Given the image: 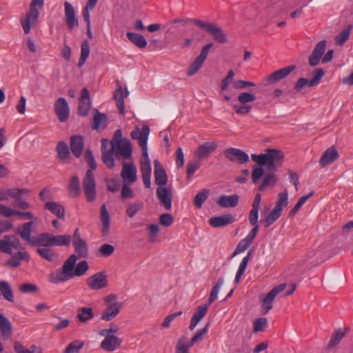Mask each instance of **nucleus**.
<instances>
[{"label": "nucleus", "mask_w": 353, "mask_h": 353, "mask_svg": "<svg viewBox=\"0 0 353 353\" xmlns=\"http://www.w3.org/2000/svg\"><path fill=\"white\" fill-rule=\"evenodd\" d=\"M86 284L93 290H99L108 286L107 275L103 272L94 274L86 279Z\"/></svg>", "instance_id": "obj_15"}, {"label": "nucleus", "mask_w": 353, "mask_h": 353, "mask_svg": "<svg viewBox=\"0 0 353 353\" xmlns=\"http://www.w3.org/2000/svg\"><path fill=\"white\" fill-rule=\"evenodd\" d=\"M208 305L203 304L199 305L191 319L190 325L189 326V329L190 330H194L198 323L202 320V319L205 316L208 310Z\"/></svg>", "instance_id": "obj_27"}, {"label": "nucleus", "mask_w": 353, "mask_h": 353, "mask_svg": "<svg viewBox=\"0 0 353 353\" xmlns=\"http://www.w3.org/2000/svg\"><path fill=\"white\" fill-rule=\"evenodd\" d=\"M93 115L92 129L96 130H104L108 123V119L105 114L100 112L98 110L94 109Z\"/></svg>", "instance_id": "obj_30"}, {"label": "nucleus", "mask_w": 353, "mask_h": 353, "mask_svg": "<svg viewBox=\"0 0 353 353\" xmlns=\"http://www.w3.org/2000/svg\"><path fill=\"white\" fill-rule=\"evenodd\" d=\"M70 147L73 155L79 158L83 153L84 148L83 137L81 135H72L70 138Z\"/></svg>", "instance_id": "obj_20"}, {"label": "nucleus", "mask_w": 353, "mask_h": 353, "mask_svg": "<svg viewBox=\"0 0 353 353\" xmlns=\"http://www.w3.org/2000/svg\"><path fill=\"white\" fill-rule=\"evenodd\" d=\"M314 194L313 192H310L308 194L301 196L294 208L290 211V216H294L301 208V206Z\"/></svg>", "instance_id": "obj_58"}, {"label": "nucleus", "mask_w": 353, "mask_h": 353, "mask_svg": "<svg viewBox=\"0 0 353 353\" xmlns=\"http://www.w3.org/2000/svg\"><path fill=\"white\" fill-rule=\"evenodd\" d=\"M210 195V190L203 189L199 192L194 198V205L198 209H201L203 203L207 200Z\"/></svg>", "instance_id": "obj_45"}, {"label": "nucleus", "mask_w": 353, "mask_h": 353, "mask_svg": "<svg viewBox=\"0 0 353 353\" xmlns=\"http://www.w3.org/2000/svg\"><path fill=\"white\" fill-rule=\"evenodd\" d=\"M143 208V203L141 201H136L129 203L126 205V214L130 217H134L136 214Z\"/></svg>", "instance_id": "obj_49"}, {"label": "nucleus", "mask_w": 353, "mask_h": 353, "mask_svg": "<svg viewBox=\"0 0 353 353\" xmlns=\"http://www.w3.org/2000/svg\"><path fill=\"white\" fill-rule=\"evenodd\" d=\"M44 208L50 211L52 214H55L58 218L64 219L65 210L64 208L54 201L46 202Z\"/></svg>", "instance_id": "obj_37"}, {"label": "nucleus", "mask_w": 353, "mask_h": 353, "mask_svg": "<svg viewBox=\"0 0 353 353\" xmlns=\"http://www.w3.org/2000/svg\"><path fill=\"white\" fill-rule=\"evenodd\" d=\"M210 326V323H207L204 327L202 329L198 330L194 335L190 339L189 343V346H193L196 343L201 341L204 339V336L207 334L208 331V328Z\"/></svg>", "instance_id": "obj_48"}, {"label": "nucleus", "mask_w": 353, "mask_h": 353, "mask_svg": "<svg viewBox=\"0 0 353 353\" xmlns=\"http://www.w3.org/2000/svg\"><path fill=\"white\" fill-rule=\"evenodd\" d=\"M110 149L117 159H130L132 157V144L128 139H124L122 143L112 145Z\"/></svg>", "instance_id": "obj_10"}, {"label": "nucleus", "mask_w": 353, "mask_h": 353, "mask_svg": "<svg viewBox=\"0 0 353 353\" xmlns=\"http://www.w3.org/2000/svg\"><path fill=\"white\" fill-rule=\"evenodd\" d=\"M100 219L101 221V233L103 236H108L110 229V216L105 204L101 207Z\"/></svg>", "instance_id": "obj_35"}, {"label": "nucleus", "mask_w": 353, "mask_h": 353, "mask_svg": "<svg viewBox=\"0 0 353 353\" xmlns=\"http://www.w3.org/2000/svg\"><path fill=\"white\" fill-rule=\"evenodd\" d=\"M277 181L274 174L270 172L265 175L261 184L259 187V190L263 192L268 187H273Z\"/></svg>", "instance_id": "obj_43"}, {"label": "nucleus", "mask_w": 353, "mask_h": 353, "mask_svg": "<svg viewBox=\"0 0 353 353\" xmlns=\"http://www.w3.org/2000/svg\"><path fill=\"white\" fill-rule=\"evenodd\" d=\"M352 28V26L348 25L345 29L335 37L334 41L336 46H341L345 43L350 37Z\"/></svg>", "instance_id": "obj_46"}, {"label": "nucleus", "mask_w": 353, "mask_h": 353, "mask_svg": "<svg viewBox=\"0 0 353 353\" xmlns=\"http://www.w3.org/2000/svg\"><path fill=\"white\" fill-rule=\"evenodd\" d=\"M327 41L322 40L316 43L314 49L309 57L308 62L310 66L317 65L325 52Z\"/></svg>", "instance_id": "obj_18"}, {"label": "nucleus", "mask_w": 353, "mask_h": 353, "mask_svg": "<svg viewBox=\"0 0 353 353\" xmlns=\"http://www.w3.org/2000/svg\"><path fill=\"white\" fill-rule=\"evenodd\" d=\"M128 95V90L125 88L124 92H123L121 85L117 86V88L114 92V99L115 100L117 106L121 114H124L125 113L124 98H126Z\"/></svg>", "instance_id": "obj_28"}, {"label": "nucleus", "mask_w": 353, "mask_h": 353, "mask_svg": "<svg viewBox=\"0 0 353 353\" xmlns=\"http://www.w3.org/2000/svg\"><path fill=\"white\" fill-rule=\"evenodd\" d=\"M295 68V65H292L279 69L270 74L267 78V81L270 84L278 82L287 77Z\"/></svg>", "instance_id": "obj_22"}, {"label": "nucleus", "mask_w": 353, "mask_h": 353, "mask_svg": "<svg viewBox=\"0 0 353 353\" xmlns=\"http://www.w3.org/2000/svg\"><path fill=\"white\" fill-rule=\"evenodd\" d=\"M0 292L6 300L9 302H13L14 294L8 282L0 281Z\"/></svg>", "instance_id": "obj_42"}, {"label": "nucleus", "mask_w": 353, "mask_h": 353, "mask_svg": "<svg viewBox=\"0 0 353 353\" xmlns=\"http://www.w3.org/2000/svg\"><path fill=\"white\" fill-rule=\"evenodd\" d=\"M32 226V221L25 223L21 227L17 228V233L23 240L26 241L30 245H39L40 234L37 237L31 236Z\"/></svg>", "instance_id": "obj_8"}, {"label": "nucleus", "mask_w": 353, "mask_h": 353, "mask_svg": "<svg viewBox=\"0 0 353 353\" xmlns=\"http://www.w3.org/2000/svg\"><path fill=\"white\" fill-rule=\"evenodd\" d=\"M39 17V10H32L29 9V11L26 12L25 15L20 17V23L24 34H29L31 30L37 26Z\"/></svg>", "instance_id": "obj_9"}, {"label": "nucleus", "mask_w": 353, "mask_h": 353, "mask_svg": "<svg viewBox=\"0 0 353 353\" xmlns=\"http://www.w3.org/2000/svg\"><path fill=\"white\" fill-rule=\"evenodd\" d=\"M76 318L79 322L86 323L94 318L93 309L85 307L79 308Z\"/></svg>", "instance_id": "obj_38"}, {"label": "nucleus", "mask_w": 353, "mask_h": 353, "mask_svg": "<svg viewBox=\"0 0 353 353\" xmlns=\"http://www.w3.org/2000/svg\"><path fill=\"white\" fill-rule=\"evenodd\" d=\"M286 283H281L274 287L262 299V307L264 314H267L272 308V303L276 296L286 288Z\"/></svg>", "instance_id": "obj_12"}, {"label": "nucleus", "mask_w": 353, "mask_h": 353, "mask_svg": "<svg viewBox=\"0 0 353 353\" xmlns=\"http://www.w3.org/2000/svg\"><path fill=\"white\" fill-rule=\"evenodd\" d=\"M37 252L42 258L50 262H53L57 257V254L49 247L39 248Z\"/></svg>", "instance_id": "obj_44"}, {"label": "nucleus", "mask_w": 353, "mask_h": 353, "mask_svg": "<svg viewBox=\"0 0 353 353\" xmlns=\"http://www.w3.org/2000/svg\"><path fill=\"white\" fill-rule=\"evenodd\" d=\"M97 1L98 0H88L83 10V17L84 20L87 22V24H90V15L89 12L94 8Z\"/></svg>", "instance_id": "obj_59"}, {"label": "nucleus", "mask_w": 353, "mask_h": 353, "mask_svg": "<svg viewBox=\"0 0 353 353\" xmlns=\"http://www.w3.org/2000/svg\"><path fill=\"white\" fill-rule=\"evenodd\" d=\"M191 347L186 343V337L181 336L177 341L176 353H188V349Z\"/></svg>", "instance_id": "obj_62"}, {"label": "nucleus", "mask_w": 353, "mask_h": 353, "mask_svg": "<svg viewBox=\"0 0 353 353\" xmlns=\"http://www.w3.org/2000/svg\"><path fill=\"white\" fill-rule=\"evenodd\" d=\"M114 152L113 150H108V152H103L102 154V161L103 163L108 168H113L114 167Z\"/></svg>", "instance_id": "obj_60"}, {"label": "nucleus", "mask_w": 353, "mask_h": 353, "mask_svg": "<svg viewBox=\"0 0 353 353\" xmlns=\"http://www.w3.org/2000/svg\"><path fill=\"white\" fill-rule=\"evenodd\" d=\"M252 160L259 166H253L252 172V181L256 183L265 173L262 166H266L270 172L276 171L283 162L284 154L281 150L276 149H268L265 153L251 155Z\"/></svg>", "instance_id": "obj_1"}, {"label": "nucleus", "mask_w": 353, "mask_h": 353, "mask_svg": "<svg viewBox=\"0 0 353 353\" xmlns=\"http://www.w3.org/2000/svg\"><path fill=\"white\" fill-rule=\"evenodd\" d=\"M282 212L274 208L263 219L265 228L270 227L274 221H276L281 216Z\"/></svg>", "instance_id": "obj_50"}, {"label": "nucleus", "mask_w": 353, "mask_h": 353, "mask_svg": "<svg viewBox=\"0 0 353 353\" xmlns=\"http://www.w3.org/2000/svg\"><path fill=\"white\" fill-rule=\"evenodd\" d=\"M104 339L101 341L100 347L107 352H113L119 349L122 343V339L114 335H101Z\"/></svg>", "instance_id": "obj_17"}, {"label": "nucleus", "mask_w": 353, "mask_h": 353, "mask_svg": "<svg viewBox=\"0 0 353 353\" xmlns=\"http://www.w3.org/2000/svg\"><path fill=\"white\" fill-rule=\"evenodd\" d=\"M212 43L205 45L202 48L200 54L195 59V60L190 65L187 71V75L191 77L196 74L197 71L201 68L204 61L207 58L210 48L212 47Z\"/></svg>", "instance_id": "obj_13"}, {"label": "nucleus", "mask_w": 353, "mask_h": 353, "mask_svg": "<svg viewBox=\"0 0 353 353\" xmlns=\"http://www.w3.org/2000/svg\"><path fill=\"white\" fill-rule=\"evenodd\" d=\"M57 157L63 163H69L70 152L67 143L64 141L58 142L56 148Z\"/></svg>", "instance_id": "obj_34"}, {"label": "nucleus", "mask_w": 353, "mask_h": 353, "mask_svg": "<svg viewBox=\"0 0 353 353\" xmlns=\"http://www.w3.org/2000/svg\"><path fill=\"white\" fill-rule=\"evenodd\" d=\"M24 247L15 235L7 234L0 240V251L8 254L12 259L19 261H28L29 255L23 252Z\"/></svg>", "instance_id": "obj_4"}, {"label": "nucleus", "mask_w": 353, "mask_h": 353, "mask_svg": "<svg viewBox=\"0 0 353 353\" xmlns=\"http://www.w3.org/2000/svg\"><path fill=\"white\" fill-rule=\"evenodd\" d=\"M201 166L200 160L197 158V159H192L190 161L186 166V177L187 179H190L192 176L194 174L195 171L199 168Z\"/></svg>", "instance_id": "obj_54"}, {"label": "nucleus", "mask_w": 353, "mask_h": 353, "mask_svg": "<svg viewBox=\"0 0 353 353\" xmlns=\"http://www.w3.org/2000/svg\"><path fill=\"white\" fill-rule=\"evenodd\" d=\"M339 157V153L336 149L332 146L327 149L322 154L319 163L321 167H325L330 163L335 161Z\"/></svg>", "instance_id": "obj_33"}, {"label": "nucleus", "mask_w": 353, "mask_h": 353, "mask_svg": "<svg viewBox=\"0 0 353 353\" xmlns=\"http://www.w3.org/2000/svg\"><path fill=\"white\" fill-rule=\"evenodd\" d=\"M157 196L160 203L169 210L172 208V195L170 191L165 187H158L157 189Z\"/></svg>", "instance_id": "obj_24"}, {"label": "nucleus", "mask_w": 353, "mask_h": 353, "mask_svg": "<svg viewBox=\"0 0 353 353\" xmlns=\"http://www.w3.org/2000/svg\"><path fill=\"white\" fill-rule=\"evenodd\" d=\"M121 176L124 183H133L137 181V168L133 163H124Z\"/></svg>", "instance_id": "obj_19"}, {"label": "nucleus", "mask_w": 353, "mask_h": 353, "mask_svg": "<svg viewBox=\"0 0 353 353\" xmlns=\"http://www.w3.org/2000/svg\"><path fill=\"white\" fill-rule=\"evenodd\" d=\"M142 154L143 158L141 161V174H151L152 169L148 151L142 152Z\"/></svg>", "instance_id": "obj_52"}, {"label": "nucleus", "mask_w": 353, "mask_h": 353, "mask_svg": "<svg viewBox=\"0 0 353 353\" xmlns=\"http://www.w3.org/2000/svg\"><path fill=\"white\" fill-rule=\"evenodd\" d=\"M127 38L139 48H145L147 46V41L145 37L138 33L127 32Z\"/></svg>", "instance_id": "obj_40"}, {"label": "nucleus", "mask_w": 353, "mask_h": 353, "mask_svg": "<svg viewBox=\"0 0 353 353\" xmlns=\"http://www.w3.org/2000/svg\"><path fill=\"white\" fill-rule=\"evenodd\" d=\"M259 219V209L252 208L249 214V221L250 223L253 226L251 230H254L256 228V234L258 233L259 225H258Z\"/></svg>", "instance_id": "obj_61"}, {"label": "nucleus", "mask_w": 353, "mask_h": 353, "mask_svg": "<svg viewBox=\"0 0 353 353\" xmlns=\"http://www.w3.org/2000/svg\"><path fill=\"white\" fill-rule=\"evenodd\" d=\"M154 181L159 187H165L168 183V176L165 169L158 160L154 161Z\"/></svg>", "instance_id": "obj_21"}, {"label": "nucleus", "mask_w": 353, "mask_h": 353, "mask_svg": "<svg viewBox=\"0 0 353 353\" xmlns=\"http://www.w3.org/2000/svg\"><path fill=\"white\" fill-rule=\"evenodd\" d=\"M252 253H253V250H250L248 252L247 255L243 259L242 261L241 262L239 269L237 270L235 279H234V282L236 283H238L239 282L241 276L244 274L245 270L247 268L248 261L252 258Z\"/></svg>", "instance_id": "obj_41"}, {"label": "nucleus", "mask_w": 353, "mask_h": 353, "mask_svg": "<svg viewBox=\"0 0 353 353\" xmlns=\"http://www.w3.org/2000/svg\"><path fill=\"white\" fill-rule=\"evenodd\" d=\"M84 158L89 169L83 178V191L88 202H93L97 197L96 180L93 172L97 169V162L92 152L87 149L84 152Z\"/></svg>", "instance_id": "obj_3"}, {"label": "nucleus", "mask_w": 353, "mask_h": 353, "mask_svg": "<svg viewBox=\"0 0 353 353\" xmlns=\"http://www.w3.org/2000/svg\"><path fill=\"white\" fill-rule=\"evenodd\" d=\"M288 204V192L285 189L284 192H279L278 194V199L276 201L275 206L280 211H283V207L287 206Z\"/></svg>", "instance_id": "obj_51"}, {"label": "nucleus", "mask_w": 353, "mask_h": 353, "mask_svg": "<svg viewBox=\"0 0 353 353\" xmlns=\"http://www.w3.org/2000/svg\"><path fill=\"white\" fill-rule=\"evenodd\" d=\"M223 281H223V278H219L218 279L216 283L214 285V286L212 289L208 301L207 303H205L206 305H208V306H210V305H211L217 299L219 289L221 287V285L223 284Z\"/></svg>", "instance_id": "obj_57"}, {"label": "nucleus", "mask_w": 353, "mask_h": 353, "mask_svg": "<svg viewBox=\"0 0 353 353\" xmlns=\"http://www.w3.org/2000/svg\"><path fill=\"white\" fill-rule=\"evenodd\" d=\"M192 23L212 35L216 41L220 43H225L228 42V40L226 34L223 29L216 24L200 19H193Z\"/></svg>", "instance_id": "obj_5"}, {"label": "nucleus", "mask_w": 353, "mask_h": 353, "mask_svg": "<svg viewBox=\"0 0 353 353\" xmlns=\"http://www.w3.org/2000/svg\"><path fill=\"white\" fill-rule=\"evenodd\" d=\"M84 343L83 341H74L68 345L63 353H79Z\"/></svg>", "instance_id": "obj_56"}, {"label": "nucleus", "mask_w": 353, "mask_h": 353, "mask_svg": "<svg viewBox=\"0 0 353 353\" xmlns=\"http://www.w3.org/2000/svg\"><path fill=\"white\" fill-rule=\"evenodd\" d=\"M149 133L150 128L146 125H143L141 128L137 126L130 133L132 139L138 140L142 152L148 151L147 141Z\"/></svg>", "instance_id": "obj_11"}, {"label": "nucleus", "mask_w": 353, "mask_h": 353, "mask_svg": "<svg viewBox=\"0 0 353 353\" xmlns=\"http://www.w3.org/2000/svg\"><path fill=\"white\" fill-rule=\"evenodd\" d=\"M65 21L70 30L78 26V21L73 6L68 2L64 3Z\"/></svg>", "instance_id": "obj_23"}, {"label": "nucleus", "mask_w": 353, "mask_h": 353, "mask_svg": "<svg viewBox=\"0 0 353 353\" xmlns=\"http://www.w3.org/2000/svg\"><path fill=\"white\" fill-rule=\"evenodd\" d=\"M78 257L75 254H71L63 263L62 267L51 272L48 276L49 282L59 283L67 281L74 276H81L88 271L89 266L86 261L79 262L75 267Z\"/></svg>", "instance_id": "obj_2"}, {"label": "nucleus", "mask_w": 353, "mask_h": 353, "mask_svg": "<svg viewBox=\"0 0 353 353\" xmlns=\"http://www.w3.org/2000/svg\"><path fill=\"white\" fill-rule=\"evenodd\" d=\"M71 236L68 234L54 235L48 232H44L40 234L39 246H68L71 242Z\"/></svg>", "instance_id": "obj_7"}, {"label": "nucleus", "mask_w": 353, "mask_h": 353, "mask_svg": "<svg viewBox=\"0 0 353 353\" xmlns=\"http://www.w3.org/2000/svg\"><path fill=\"white\" fill-rule=\"evenodd\" d=\"M239 201V196L236 194L232 195H221L219 197L216 203L221 208H234Z\"/></svg>", "instance_id": "obj_32"}, {"label": "nucleus", "mask_w": 353, "mask_h": 353, "mask_svg": "<svg viewBox=\"0 0 353 353\" xmlns=\"http://www.w3.org/2000/svg\"><path fill=\"white\" fill-rule=\"evenodd\" d=\"M256 230V228H255L254 230H251L247 235V236L242 239L238 243L237 246L235 248V250L232 254V256H234L239 254V253L245 251L248 248V247L252 243L254 239H255L257 234Z\"/></svg>", "instance_id": "obj_26"}, {"label": "nucleus", "mask_w": 353, "mask_h": 353, "mask_svg": "<svg viewBox=\"0 0 353 353\" xmlns=\"http://www.w3.org/2000/svg\"><path fill=\"white\" fill-rule=\"evenodd\" d=\"M122 303L107 305L106 308L101 312V318L105 321L114 319L119 313Z\"/></svg>", "instance_id": "obj_29"}, {"label": "nucleus", "mask_w": 353, "mask_h": 353, "mask_svg": "<svg viewBox=\"0 0 353 353\" xmlns=\"http://www.w3.org/2000/svg\"><path fill=\"white\" fill-rule=\"evenodd\" d=\"M0 331L6 339L12 336V326L8 319L3 314H0Z\"/></svg>", "instance_id": "obj_36"}, {"label": "nucleus", "mask_w": 353, "mask_h": 353, "mask_svg": "<svg viewBox=\"0 0 353 353\" xmlns=\"http://www.w3.org/2000/svg\"><path fill=\"white\" fill-rule=\"evenodd\" d=\"M256 99L254 94L243 92L239 94L237 97L238 103H232L235 112L240 115H245L250 113L252 109V103Z\"/></svg>", "instance_id": "obj_6"}, {"label": "nucleus", "mask_w": 353, "mask_h": 353, "mask_svg": "<svg viewBox=\"0 0 353 353\" xmlns=\"http://www.w3.org/2000/svg\"><path fill=\"white\" fill-rule=\"evenodd\" d=\"M54 112L60 122H65L69 117L70 108L65 98H59L54 104Z\"/></svg>", "instance_id": "obj_16"}, {"label": "nucleus", "mask_w": 353, "mask_h": 353, "mask_svg": "<svg viewBox=\"0 0 353 353\" xmlns=\"http://www.w3.org/2000/svg\"><path fill=\"white\" fill-rule=\"evenodd\" d=\"M75 252L78 258L86 257L88 253V246L85 241H79V242H73Z\"/></svg>", "instance_id": "obj_47"}, {"label": "nucleus", "mask_w": 353, "mask_h": 353, "mask_svg": "<svg viewBox=\"0 0 353 353\" xmlns=\"http://www.w3.org/2000/svg\"><path fill=\"white\" fill-rule=\"evenodd\" d=\"M345 335V332L341 329L335 330L331 336L327 347L329 348H331L336 345L341 341V339L344 337Z\"/></svg>", "instance_id": "obj_55"}, {"label": "nucleus", "mask_w": 353, "mask_h": 353, "mask_svg": "<svg viewBox=\"0 0 353 353\" xmlns=\"http://www.w3.org/2000/svg\"><path fill=\"white\" fill-rule=\"evenodd\" d=\"M223 154L230 161L237 162L239 164L246 163L250 160L248 154L238 148H227L223 150Z\"/></svg>", "instance_id": "obj_14"}, {"label": "nucleus", "mask_w": 353, "mask_h": 353, "mask_svg": "<svg viewBox=\"0 0 353 353\" xmlns=\"http://www.w3.org/2000/svg\"><path fill=\"white\" fill-rule=\"evenodd\" d=\"M217 148V143L215 141H208L201 145L195 152V154L199 160L206 159Z\"/></svg>", "instance_id": "obj_25"}, {"label": "nucleus", "mask_w": 353, "mask_h": 353, "mask_svg": "<svg viewBox=\"0 0 353 353\" xmlns=\"http://www.w3.org/2000/svg\"><path fill=\"white\" fill-rule=\"evenodd\" d=\"M268 327V319L265 317L259 318L253 323V332H263Z\"/></svg>", "instance_id": "obj_63"}, {"label": "nucleus", "mask_w": 353, "mask_h": 353, "mask_svg": "<svg viewBox=\"0 0 353 353\" xmlns=\"http://www.w3.org/2000/svg\"><path fill=\"white\" fill-rule=\"evenodd\" d=\"M235 219L230 214H225L219 216L212 217L209 220V223L214 228H220L225 226L234 222Z\"/></svg>", "instance_id": "obj_31"}, {"label": "nucleus", "mask_w": 353, "mask_h": 353, "mask_svg": "<svg viewBox=\"0 0 353 353\" xmlns=\"http://www.w3.org/2000/svg\"><path fill=\"white\" fill-rule=\"evenodd\" d=\"M81 56L79 60L78 66L81 67L87 60L90 54V45L88 41H83L81 46Z\"/></svg>", "instance_id": "obj_53"}, {"label": "nucleus", "mask_w": 353, "mask_h": 353, "mask_svg": "<svg viewBox=\"0 0 353 353\" xmlns=\"http://www.w3.org/2000/svg\"><path fill=\"white\" fill-rule=\"evenodd\" d=\"M68 192L72 197H77L79 196L80 190V181L77 175H74L71 177L68 183Z\"/></svg>", "instance_id": "obj_39"}, {"label": "nucleus", "mask_w": 353, "mask_h": 353, "mask_svg": "<svg viewBox=\"0 0 353 353\" xmlns=\"http://www.w3.org/2000/svg\"><path fill=\"white\" fill-rule=\"evenodd\" d=\"M325 72L322 68H317L313 72V77L310 80V87L317 85L323 78Z\"/></svg>", "instance_id": "obj_64"}]
</instances>
